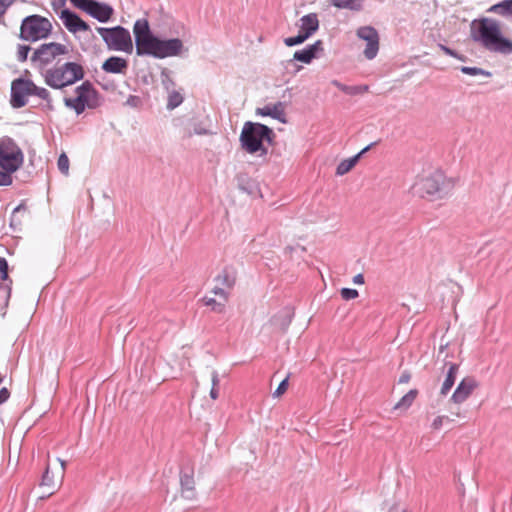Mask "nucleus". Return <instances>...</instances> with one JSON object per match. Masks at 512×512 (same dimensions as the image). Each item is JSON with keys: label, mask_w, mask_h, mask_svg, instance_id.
Segmentation results:
<instances>
[{"label": "nucleus", "mask_w": 512, "mask_h": 512, "mask_svg": "<svg viewBox=\"0 0 512 512\" xmlns=\"http://www.w3.org/2000/svg\"><path fill=\"white\" fill-rule=\"evenodd\" d=\"M470 37L489 52L512 54V39L505 36L502 22L495 18L482 17L473 20L470 25Z\"/></svg>", "instance_id": "nucleus-1"}, {"label": "nucleus", "mask_w": 512, "mask_h": 512, "mask_svg": "<svg viewBox=\"0 0 512 512\" xmlns=\"http://www.w3.org/2000/svg\"><path fill=\"white\" fill-rule=\"evenodd\" d=\"M452 188L453 181L439 170L419 177L412 187L416 195L430 201L445 198Z\"/></svg>", "instance_id": "nucleus-2"}, {"label": "nucleus", "mask_w": 512, "mask_h": 512, "mask_svg": "<svg viewBox=\"0 0 512 512\" xmlns=\"http://www.w3.org/2000/svg\"><path fill=\"white\" fill-rule=\"evenodd\" d=\"M19 146L10 138L0 140V186L12 184V174L23 164Z\"/></svg>", "instance_id": "nucleus-3"}, {"label": "nucleus", "mask_w": 512, "mask_h": 512, "mask_svg": "<svg viewBox=\"0 0 512 512\" xmlns=\"http://www.w3.org/2000/svg\"><path fill=\"white\" fill-rule=\"evenodd\" d=\"M273 135L272 129L268 126L256 123L245 122L240 134V143L242 148L249 154L260 152V155H265L267 149L263 146V141H271Z\"/></svg>", "instance_id": "nucleus-4"}, {"label": "nucleus", "mask_w": 512, "mask_h": 512, "mask_svg": "<svg viewBox=\"0 0 512 512\" xmlns=\"http://www.w3.org/2000/svg\"><path fill=\"white\" fill-rule=\"evenodd\" d=\"M84 71L81 65L67 62L45 72V83L54 89H62L82 79Z\"/></svg>", "instance_id": "nucleus-5"}, {"label": "nucleus", "mask_w": 512, "mask_h": 512, "mask_svg": "<svg viewBox=\"0 0 512 512\" xmlns=\"http://www.w3.org/2000/svg\"><path fill=\"white\" fill-rule=\"evenodd\" d=\"M75 94L73 98H64V104L67 108L74 110L77 115L82 114L85 109H95L101 104L99 93L89 81L78 86Z\"/></svg>", "instance_id": "nucleus-6"}, {"label": "nucleus", "mask_w": 512, "mask_h": 512, "mask_svg": "<svg viewBox=\"0 0 512 512\" xmlns=\"http://www.w3.org/2000/svg\"><path fill=\"white\" fill-rule=\"evenodd\" d=\"M135 37L136 54L138 56H153L158 58L159 38L155 37L150 30L148 20L141 18L136 20L133 26Z\"/></svg>", "instance_id": "nucleus-7"}, {"label": "nucleus", "mask_w": 512, "mask_h": 512, "mask_svg": "<svg viewBox=\"0 0 512 512\" xmlns=\"http://www.w3.org/2000/svg\"><path fill=\"white\" fill-rule=\"evenodd\" d=\"M135 37L136 54L138 56H153L158 58L159 38L155 37L150 30L148 20L141 18L136 20L133 26Z\"/></svg>", "instance_id": "nucleus-8"}, {"label": "nucleus", "mask_w": 512, "mask_h": 512, "mask_svg": "<svg viewBox=\"0 0 512 512\" xmlns=\"http://www.w3.org/2000/svg\"><path fill=\"white\" fill-rule=\"evenodd\" d=\"M52 29L49 19L37 14L30 15L21 22L19 38L27 42H36L48 38Z\"/></svg>", "instance_id": "nucleus-9"}, {"label": "nucleus", "mask_w": 512, "mask_h": 512, "mask_svg": "<svg viewBox=\"0 0 512 512\" xmlns=\"http://www.w3.org/2000/svg\"><path fill=\"white\" fill-rule=\"evenodd\" d=\"M97 32L101 35L109 50L131 53L133 43L130 32L122 27L113 28L97 27Z\"/></svg>", "instance_id": "nucleus-10"}, {"label": "nucleus", "mask_w": 512, "mask_h": 512, "mask_svg": "<svg viewBox=\"0 0 512 512\" xmlns=\"http://www.w3.org/2000/svg\"><path fill=\"white\" fill-rule=\"evenodd\" d=\"M66 52L67 48L63 44L56 42L44 43L34 51L31 61L34 64L43 67L50 64L56 59V57L63 55Z\"/></svg>", "instance_id": "nucleus-11"}, {"label": "nucleus", "mask_w": 512, "mask_h": 512, "mask_svg": "<svg viewBox=\"0 0 512 512\" xmlns=\"http://www.w3.org/2000/svg\"><path fill=\"white\" fill-rule=\"evenodd\" d=\"M34 82L28 79L17 78L11 84V100L13 108H21L27 104V97L32 95Z\"/></svg>", "instance_id": "nucleus-12"}, {"label": "nucleus", "mask_w": 512, "mask_h": 512, "mask_svg": "<svg viewBox=\"0 0 512 512\" xmlns=\"http://www.w3.org/2000/svg\"><path fill=\"white\" fill-rule=\"evenodd\" d=\"M359 39L366 42V48L363 51L364 56L368 60L374 59L379 51V34L372 26H362L356 31Z\"/></svg>", "instance_id": "nucleus-13"}, {"label": "nucleus", "mask_w": 512, "mask_h": 512, "mask_svg": "<svg viewBox=\"0 0 512 512\" xmlns=\"http://www.w3.org/2000/svg\"><path fill=\"white\" fill-rule=\"evenodd\" d=\"M59 18L70 33L76 34L79 32L91 31L90 26L75 12H72L69 9L61 10L59 13Z\"/></svg>", "instance_id": "nucleus-14"}, {"label": "nucleus", "mask_w": 512, "mask_h": 512, "mask_svg": "<svg viewBox=\"0 0 512 512\" xmlns=\"http://www.w3.org/2000/svg\"><path fill=\"white\" fill-rule=\"evenodd\" d=\"M101 23H106L112 17L114 10L106 3L90 0L82 10Z\"/></svg>", "instance_id": "nucleus-15"}, {"label": "nucleus", "mask_w": 512, "mask_h": 512, "mask_svg": "<svg viewBox=\"0 0 512 512\" xmlns=\"http://www.w3.org/2000/svg\"><path fill=\"white\" fill-rule=\"evenodd\" d=\"M477 387L478 382L473 377H466L462 379L452 394L451 401L455 404L463 403Z\"/></svg>", "instance_id": "nucleus-16"}, {"label": "nucleus", "mask_w": 512, "mask_h": 512, "mask_svg": "<svg viewBox=\"0 0 512 512\" xmlns=\"http://www.w3.org/2000/svg\"><path fill=\"white\" fill-rule=\"evenodd\" d=\"M321 52H323V42L321 40H317L306 48L296 51L291 61L296 60L305 64H310Z\"/></svg>", "instance_id": "nucleus-17"}, {"label": "nucleus", "mask_w": 512, "mask_h": 512, "mask_svg": "<svg viewBox=\"0 0 512 512\" xmlns=\"http://www.w3.org/2000/svg\"><path fill=\"white\" fill-rule=\"evenodd\" d=\"M183 50V42L178 38L159 40L158 58L177 56Z\"/></svg>", "instance_id": "nucleus-18"}, {"label": "nucleus", "mask_w": 512, "mask_h": 512, "mask_svg": "<svg viewBox=\"0 0 512 512\" xmlns=\"http://www.w3.org/2000/svg\"><path fill=\"white\" fill-rule=\"evenodd\" d=\"M256 112L258 115L270 116L281 123H286L285 104L283 102L265 105L262 108H258Z\"/></svg>", "instance_id": "nucleus-19"}, {"label": "nucleus", "mask_w": 512, "mask_h": 512, "mask_svg": "<svg viewBox=\"0 0 512 512\" xmlns=\"http://www.w3.org/2000/svg\"><path fill=\"white\" fill-rule=\"evenodd\" d=\"M318 29L319 20L317 14L310 13L300 18L299 32L307 39L310 38Z\"/></svg>", "instance_id": "nucleus-20"}, {"label": "nucleus", "mask_w": 512, "mask_h": 512, "mask_svg": "<svg viewBox=\"0 0 512 512\" xmlns=\"http://www.w3.org/2000/svg\"><path fill=\"white\" fill-rule=\"evenodd\" d=\"M101 68L107 73L125 74L128 68V62L122 57L111 56L104 61Z\"/></svg>", "instance_id": "nucleus-21"}, {"label": "nucleus", "mask_w": 512, "mask_h": 512, "mask_svg": "<svg viewBox=\"0 0 512 512\" xmlns=\"http://www.w3.org/2000/svg\"><path fill=\"white\" fill-rule=\"evenodd\" d=\"M372 145L373 144L366 146L358 154L354 155L353 157L342 160L336 168V174L338 176H343L346 173H348L357 164V162L362 157V155H364L371 148Z\"/></svg>", "instance_id": "nucleus-22"}, {"label": "nucleus", "mask_w": 512, "mask_h": 512, "mask_svg": "<svg viewBox=\"0 0 512 512\" xmlns=\"http://www.w3.org/2000/svg\"><path fill=\"white\" fill-rule=\"evenodd\" d=\"M488 12L502 17L512 16V0H503L489 7Z\"/></svg>", "instance_id": "nucleus-23"}, {"label": "nucleus", "mask_w": 512, "mask_h": 512, "mask_svg": "<svg viewBox=\"0 0 512 512\" xmlns=\"http://www.w3.org/2000/svg\"><path fill=\"white\" fill-rule=\"evenodd\" d=\"M459 366L457 364H450L446 378L441 387V394L446 395L453 387L458 373Z\"/></svg>", "instance_id": "nucleus-24"}, {"label": "nucleus", "mask_w": 512, "mask_h": 512, "mask_svg": "<svg viewBox=\"0 0 512 512\" xmlns=\"http://www.w3.org/2000/svg\"><path fill=\"white\" fill-rule=\"evenodd\" d=\"M366 0H331V4L338 9L360 11Z\"/></svg>", "instance_id": "nucleus-25"}, {"label": "nucleus", "mask_w": 512, "mask_h": 512, "mask_svg": "<svg viewBox=\"0 0 512 512\" xmlns=\"http://www.w3.org/2000/svg\"><path fill=\"white\" fill-rule=\"evenodd\" d=\"M182 495L187 499H193L195 496L194 492V478L192 475L183 474L180 478Z\"/></svg>", "instance_id": "nucleus-26"}, {"label": "nucleus", "mask_w": 512, "mask_h": 512, "mask_svg": "<svg viewBox=\"0 0 512 512\" xmlns=\"http://www.w3.org/2000/svg\"><path fill=\"white\" fill-rule=\"evenodd\" d=\"M235 274L227 269L222 270L215 278L217 284L227 288L228 290L232 289L235 284Z\"/></svg>", "instance_id": "nucleus-27"}, {"label": "nucleus", "mask_w": 512, "mask_h": 512, "mask_svg": "<svg viewBox=\"0 0 512 512\" xmlns=\"http://www.w3.org/2000/svg\"><path fill=\"white\" fill-rule=\"evenodd\" d=\"M202 301L205 306L210 307L211 310L216 313H223L225 311L227 302L220 300L219 298L212 295H206L203 297Z\"/></svg>", "instance_id": "nucleus-28"}, {"label": "nucleus", "mask_w": 512, "mask_h": 512, "mask_svg": "<svg viewBox=\"0 0 512 512\" xmlns=\"http://www.w3.org/2000/svg\"><path fill=\"white\" fill-rule=\"evenodd\" d=\"M418 391L412 389L407 392L394 406V409H408L416 399Z\"/></svg>", "instance_id": "nucleus-29"}, {"label": "nucleus", "mask_w": 512, "mask_h": 512, "mask_svg": "<svg viewBox=\"0 0 512 512\" xmlns=\"http://www.w3.org/2000/svg\"><path fill=\"white\" fill-rule=\"evenodd\" d=\"M184 98L180 91L177 90H171L168 91V102H167V109L173 110L176 107L180 106L183 102Z\"/></svg>", "instance_id": "nucleus-30"}, {"label": "nucleus", "mask_w": 512, "mask_h": 512, "mask_svg": "<svg viewBox=\"0 0 512 512\" xmlns=\"http://www.w3.org/2000/svg\"><path fill=\"white\" fill-rule=\"evenodd\" d=\"M461 72L470 76H484V77H491L492 73L484 70L482 68L478 67H468V66H462L460 68Z\"/></svg>", "instance_id": "nucleus-31"}, {"label": "nucleus", "mask_w": 512, "mask_h": 512, "mask_svg": "<svg viewBox=\"0 0 512 512\" xmlns=\"http://www.w3.org/2000/svg\"><path fill=\"white\" fill-rule=\"evenodd\" d=\"M170 74H171L170 71L166 68H164L161 71V83L167 92L174 90V86H175V83Z\"/></svg>", "instance_id": "nucleus-32"}, {"label": "nucleus", "mask_w": 512, "mask_h": 512, "mask_svg": "<svg viewBox=\"0 0 512 512\" xmlns=\"http://www.w3.org/2000/svg\"><path fill=\"white\" fill-rule=\"evenodd\" d=\"M32 95L37 96L40 99L46 101L47 105L51 107L50 93L46 88L38 87L34 84V88L32 89Z\"/></svg>", "instance_id": "nucleus-33"}, {"label": "nucleus", "mask_w": 512, "mask_h": 512, "mask_svg": "<svg viewBox=\"0 0 512 512\" xmlns=\"http://www.w3.org/2000/svg\"><path fill=\"white\" fill-rule=\"evenodd\" d=\"M69 165L70 162L67 155L65 153H61L57 161V166L59 171L65 176L69 174Z\"/></svg>", "instance_id": "nucleus-34"}, {"label": "nucleus", "mask_w": 512, "mask_h": 512, "mask_svg": "<svg viewBox=\"0 0 512 512\" xmlns=\"http://www.w3.org/2000/svg\"><path fill=\"white\" fill-rule=\"evenodd\" d=\"M211 295L219 298L220 300H223L225 302L228 301L229 297V290L219 284H217L211 291Z\"/></svg>", "instance_id": "nucleus-35"}, {"label": "nucleus", "mask_w": 512, "mask_h": 512, "mask_svg": "<svg viewBox=\"0 0 512 512\" xmlns=\"http://www.w3.org/2000/svg\"><path fill=\"white\" fill-rule=\"evenodd\" d=\"M306 40H307V38L303 34L298 32V35H296L294 37H287V38H285L284 39V43H285L286 46L292 47V46H296V45L302 44Z\"/></svg>", "instance_id": "nucleus-36"}, {"label": "nucleus", "mask_w": 512, "mask_h": 512, "mask_svg": "<svg viewBox=\"0 0 512 512\" xmlns=\"http://www.w3.org/2000/svg\"><path fill=\"white\" fill-rule=\"evenodd\" d=\"M42 486H47L49 488H54L56 485V482L54 480V476L51 474L49 468L47 467L43 476H42Z\"/></svg>", "instance_id": "nucleus-37"}, {"label": "nucleus", "mask_w": 512, "mask_h": 512, "mask_svg": "<svg viewBox=\"0 0 512 512\" xmlns=\"http://www.w3.org/2000/svg\"><path fill=\"white\" fill-rule=\"evenodd\" d=\"M340 294L344 300H352L357 298L359 295L358 291L352 288H342Z\"/></svg>", "instance_id": "nucleus-38"}, {"label": "nucleus", "mask_w": 512, "mask_h": 512, "mask_svg": "<svg viewBox=\"0 0 512 512\" xmlns=\"http://www.w3.org/2000/svg\"><path fill=\"white\" fill-rule=\"evenodd\" d=\"M30 47L27 45H19L17 49V59L20 62H25L28 58Z\"/></svg>", "instance_id": "nucleus-39"}, {"label": "nucleus", "mask_w": 512, "mask_h": 512, "mask_svg": "<svg viewBox=\"0 0 512 512\" xmlns=\"http://www.w3.org/2000/svg\"><path fill=\"white\" fill-rule=\"evenodd\" d=\"M288 388V378H285L280 382L277 389L273 392L274 397H280L282 394L286 392Z\"/></svg>", "instance_id": "nucleus-40"}, {"label": "nucleus", "mask_w": 512, "mask_h": 512, "mask_svg": "<svg viewBox=\"0 0 512 512\" xmlns=\"http://www.w3.org/2000/svg\"><path fill=\"white\" fill-rule=\"evenodd\" d=\"M0 273L2 280H8V263L3 257H0Z\"/></svg>", "instance_id": "nucleus-41"}, {"label": "nucleus", "mask_w": 512, "mask_h": 512, "mask_svg": "<svg viewBox=\"0 0 512 512\" xmlns=\"http://www.w3.org/2000/svg\"><path fill=\"white\" fill-rule=\"evenodd\" d=\"M445 421H450L448 416H437L432 422V428L439 430Z\"/></svg>", "instance_id": "nucleus-42"}, {"label": "nucleus", "mask_w": 512, "mask_h": 512, "mask_svg": "<svg viewBox=\"0 0 512 512\" xmlns=\"http://www.w3.org/2000/svg\"><path fill=\"white\" fill-rule=\"evenodd\" d=\"M66 0H52V7L56 13H60L61 10L66 9Z\"/></svg>", "instance_id": "nucleus-43"}, {"label": "nucleus", "mask_w": 512, "mask_h": 512, "mask_svg": "<svg viewBox=\"0 0 512 512\" xmlns=\"http://www.w3.org/2000/svg\"><path fill=\"white\" fill-rule=\"evenodd\" d=\"M440 48H441V50H442L446 55H449V56H451V57H455V58H457V59H459V60H462V61L464 60V57H463V56L459 55L456 51H454V50L450 49L449 47H446V46H444V45H441V46H440Z\"/></svg>", "instance_id": "nucleus-44"}, {"label": "nucleus", "mask_w": 512, "mask_h": 512, "mask_svg": "<svg viewBox=\"0 0 512 512\" xmlns=\"http://www.w3.org/2000/svg\"><path fill=\"white\" fill-rule=\"evenodd\" d=\"M332 84L347 94H352L354 92V91H352L351 86H346L337 80L332 81Z\"/></svg>", "instance_id": "nucleus-45"}, {"label": "nucleus", "mask_w": 512, "mask_h": 512, "mask_svg": "<svg viewBox=\"0 0 512 512\" xmlns=\"http://www.w3.org/2000/svg\"><path fill=\"white\" fill-rule=\"evenodd\" d=\"M15 0H0V18L5 14L8 7L14 2Z\"/></svg>", "instance_id": "nucleus-46"}, {"label": "nucleus", "mask_w": 512, "mask_h": 512, "mask_svg": "<svg viewBox=\"0 0 512 512\" xmlns=\"http://www.w3.org/2000/svg\"><path fill=\"white\" fill-rule=\"evenodd\" d=\"M90 0H70L72 5L77 9L83 10Z\"/></svg>", "instance_id": "nucleus-47"}, {"label": "nucleus", "mask_w": 512, "mask_h": 512, "mask_svg": "<svg viewBox=\"0 0 512 512\" xmlns=\"http://www.w3.org/2000/svg\"><path fill=\"white\" fill-rule=\"evenodd\" d=\"M352 91H354L351 95L360 94L367 92L369 87L367 85L363 86H351Z\"/></svg>", "instance_id": "nucleus-48"}, {"label": "nucleus", "mask_w": 512, "mask_h": 512, "mask_svg": "<svg viewBox=\"0 0 512 512\" xmlns=\"http://www.w3.org/2000/svg\"><path fill=\"white\" fill-rule=\"evenodd\" d=\"M211 381H212V387L217 388L220 382L219 374L216 370H213L211 373Z\"/></svg>", "instance_id": "nucleus-49"}, {"label": "nucleus", "mask_w": 512, "mask_h": 512, "mask_svg": "<svg viewBox=\"0 0 512 512\" xmlns=\"http://www.w3.org/2000/svg\"><path fill=\"white\" fill-rule=\"evenodd\" d=\"M9 397V392L6 388L0 390V404L4 403Z\"/></svg>", "instance_id": "nucleus-50"}, {"label": "nucleus", "mask_w": 512, "mask_h": 512, "mask_svg": "<svg viewBox=\"0 0 512 512\" xmlns=\"http://www.w3.org/2000/svg\"><path fill=\"white\" fill-rule=\"evenodd\" d=\"M353 283L362 285L364 284V276L362 274H357L353 277Z\"/></svg>", "instance_id": "nucleus-51"}, {"label": "nucleus", "mask_w": 512, "mask_h": 512, "mask_svg": "<svg viewBox=\"0 0 512 512\" xmlns=\"http://www.w3.org/2000/svg\"><path fill=\"white\" fill-rule=\"evenodd\" d=\"M410 374L407 373V372H404L401 374L400 378H399V383H408L410 381Z\"/></svg>", "instance_id": "nucleus-52"}, {"label": "nucleus", "mask_w": 512, "mask_h": 512, "mask_svg": "<svg viewBox=\"0 0 512 512\" xmlns=\"http://www.w3.org/2000/svg\"><path fill=\"white\" fill-rule=\"evenodd\" d=\"M210 397H211V399H213V400L218 399V397H219V391H218V388H215V387H212V388H211V390H210Z\"/></svg>", "instance_id": "nucleus-53"}, {"label": "nucleus", "mask_w": 512, "mask_h": 512, "mask_svg": "<svg viewBox=\"0 0 512 512\" xmlns=\"http://www.w3.org/2000/svg\"><path fill=\"white\" fill-rule=\"evenodd\" d=\"M9 297H10V288H8V290L5 291V293H4V307L7 306Z\"/></svg>", "instance_id": "nucleus-54"}, {"label": "nucleus", "mask_w": 512, "mask_h": 512, "mask_svg": "<svg viewBox=\"0 0 512 512\" xmlns=\"http://www.w3.org/2000/svg\"><path fill=\"white\" fill-rule=\"evenodd\" d=\"M389 512H407V511L398 506H393L389 509Z\"/></svg>", "instance_id": "nucleus-55"}, {"label": "nucleus", "mask_w": 512, "mask_h": 512, "mask_svg": "<svg viewBox=\"0 0 512 512\" xmlns=\"http://www.w3.org/2000/svg\"><path fill=\"white\" fill-rule=\"evenodd\" d=\"M59 461H60V463H61L60 479H62V478H63V476H64V471H65V465H66V463H65V461L60 460V459H59Z\"/></svg>", "instance_id": "nucleus-56"}, {"label": "nucleus", "mask_w": 512, "mask_h": 512, "mask_svg": "<svg viewBox=\"0 0 512 512\" xmlns=\"http://www.w3.org/2000/svg\"><path fill=\"white\" fill-rule=\"evenodd\" d=\"M195 133L201 135V134H205L206 131H204V130H195Z\"/></svg>", "instance_id": "nucleus-57"}]
</instances>
